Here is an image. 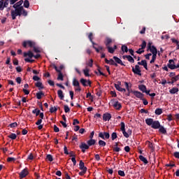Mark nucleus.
Wrapping results in <instances>:
<instances>
[{
    "instance_id": "nucleus-58",
    "label": "nucleus",
    "mask_w": 179,
    "mask_h": 179,
    "mask_svg": "<svg viewBox=\"0 0 179 179\" xmlns=\"http://www.w3.org/2000/svg\"><path fill=\"white\" fill-rule=\"evenodd\" d=\"M103 136H105L106 139H108L110 138V134H108L107 132H104Z\"/></svg>"
},
{
    "instance_id": "nucleus-40",
    "label": "nucleus",
    "mask_w": 179,
    "mask_h": 179,
    "mask_svg": "<svg viewBox=\"0 0 179 179\" xmlns=\"http://www.w3.org/2000/svg\"><path fill=\"white\" fill-rule=\"evenodd\" d=\"M46 159L47 160H48L49 162H52V160H54V158H52V155H48L46 156Z\"/></svg>"
},
{
    "instance_id": "nucleus-19",
    "label": "nucleus",
    "mask_w": 179,
    "mask_h": 179,
    "mask_svg": "<svg viewBox=\"0 0 179 179\" xmlns=\"http://www.w3.org/2000/svg\"><path fill=\"white\" fill-rule=\"evenodd\" d=\"M57 94H58V97H59L60 100H64V92H62V90H59L57 91Z\"/></svg>"
},
{
    "instance_id": "nucleus-14",
    "label": "nucleus",
    "mask_w": 179,
    "mask_h": 179,
    "mask_svg": "<svg viewBox=\"0 0 179 179\" xmlns=\"http://www.w3.org/2000/svg\"><path fill=\"white\" fill-rule=\"evenodd\" d=\"M103 121H108L111 120V114L106 113L103 115Z\"/></svg>"
},
{
    "instance_id": "nucleus-25",
    "label": "nucleus",
    "mask_w": 179,
    "mask_h": 179,
    "mask_svg": "<svg viewBox=\"0 0 179 179\" xmlns=\"http://www.w3.org/2000/svg\"><path fill=\"white\" fill-rule=\"evenodd\" d=\"M111 43H113V40L110 38H106L105 44L107 47H110V44H111Z\"/></svg>"
},
{
    "instance_id": "nucleus-15",
    "label": "nucleus",
    "mask_w": 179,
    "mask_h": 179,
    "mask_svg": "<svg viewBox=\"0 0 179 179\" xmlns=\"http://www.w3.org/2000/svg\"><path fill=\"white\" fill-rule=\"evenodd\" d=\"M138 65H142L145 69L148 70V63L146 62V60H142L141 62H138Z\"/></svg>"
},
{
    "instance_id": "nucleus-21",
    "label": "nucleus",
    "mask_w": 179,
    "mask_h": 179,
    "mask_svg": "<svg viewBox=\"0 0 179 179\" xmlns=\"http://www.w3.org/2000/svg\"><path fill=\"white\" fill-rule=\"evenodd\" d=\"M24 57H29V58H33L34 55L31 52V51H29L28 52H24Z\"/></svg>"
},
{
    "instance_id": "nucleus-38",
    "label": "nucleus",
    "mask_w": 179,
    "mask_h": 179,
    "mask_svg": "<svg viewBox=\"0 0 179 179\" xmlns=\"http://www.w3.org/2000/svg\"><path fill=\"white\" fill-rule=\"evenodd\" d=\"M33 114H36V116L38 117V115H39L40 114V110L38 109H35L34 110H32Z\"/></svg>"
},
{
    "instance_id": "nucleus-11",
    "label": "nucleus",
    "mask_w": 179,
    "mask_h": 179,
    "mask_svg": "<svg viewBox=\"0 0 179 179\" xmlns=\"http://www.w3.org/2000/svg\"><path fill=\"white\" fill-rule=\"evenodd\" d=\"M27 174H29V171L27 170V169H24L20 172V178H24V177H26Z\"/></svg>"
},
{
    "instance_id": "nucleus-27",
    "label": "nucleus",
    "mask_w": 179,
    "mask_h": 179,
    "mask_svg": "<svg viewBox=\"0 0 179 179\" xmlns=\"http://www.w3.org/2000/svg\"><path fill=\"white\" fill-rule=\"evenodd\" d=\"M36 98L38 99V100H40V99H41L43 96H44V93H43V92H39L36 93Z\"/></svg>"
},
{
    "instance_id": "nucleus-2",
    "label": "nucleus",
    "mask_w": 179,
    "mask_h": 179,
    "mask_svg": "<svg viewBox=\"0 0 179 179\" xmlns=\"http://www.w3.org/2000/svg\"><path fill=\"white\" fill-rule=\"evenodd\" d=\"M145 123L147 125L151 126L154 129H159L160 128V122L157 120L153 121V119L148 118L145 120Z\"/></svg>"
},
{
    "instance_id": "nucleus-44",
    "label": "nucleus",
    "mask_w": 179,
    "mask_h": 179,
    "mask_svg": "<svg viewBox=\"0 0 179 179\" xmlns=\"http://www.w3.org/2000/svg\"><path fill=\"white\" fill-rule=\"evenodd\" d=\"M122 51L127 52L128 51V47L125 45H122Z\"/></svg>"
},
{
    "instance_id": "nucleus-41",
    "label": "nucleus",
    "mask_w": 179,
    "mask_h": 179,
    "mask_svg": "<svg viewBox=\"0 0 179 179\" xmlns=\"http://www.w3.org/2000/svg\"><path fill=\"white\" fill-rule=\"evenodd\" d=\"M8 138H10V139H13L15 140L17 138V136L15 134H11L8 136Z\"/></svg>"
},
{
    "instance_id": "nucleus-12",
    "label": "nucleus",
    "mask_w": 179,
    "mask_h": 179,
    "mask_svg": "<svg viewBox=\"0 0 179 179\" xmlns=\"http://www.w3.org/2000/svg\"><path fill=\"white\" fill-rule=\"evenodd\" d=\"M106 48H108V52L110 54H114V52L117 50V45H114L113 47L108 46Z\"/></svg>"
},
{
    "instance_id": "nucleus-4",
    "label": "nucleus",
    "mask_w": 179,
    "mask_h": 179,
    "mask_svg": "<svg viewBox=\"0 0 179 179\" xmlns=\"http://www.w3.org/2000/svg\"><path fill=\"white\" fill-rule=\"evenodd\" d=\"M120 130L122 131L124 136L125 138H129V135H131V134H132V131H131V130H128V131H125V123H124V122H122L120 123Z\"/></svg>"
},
{
    "instance_id": "nucleus-61",
    "label": "nucleus",
    "mask_w": 179,
    "mask_h": 179,
    "mask_svg": "<svg viewBox=\"0 0 179 179\" xmlns=\"http://www.w3.org/2000/svg\"><path fill=\"white\" fill-rule=\"evenodd\" d=\"M166 120H168V121H173V116L171 115H168Z\"/></svg>"
},
{
    "instance_id": "nucleus-26",
    "label": "nucleus",
    "mask_w": 179,
    "mask_h": 179,
    "mask_svg": "<svg viewBox=\"0 0 179 179\" xmlns=\"http://www.w3.org/2000/svg\"><path fill=\"white\" fill-rule=\"evenodd\" d=\"M89 72H90V70L87 67L83 69V73L85 76H87V77L90 76V74H89Z\"/></svg>"
},
{
    "instance_id": "nucleus-13",
    "label": "nucleus",
    "mask_w": 179,
    "mask_h": 179,
    "mask_svg": "<svg viewBox=\"0 0 179 179\" xmlns=\"http://www.w3.org/2000/svg\"><path fill=\"white\" fill-rule=\"evenodd\" d=\"M133 94L136 96L138 99H143V94H142L141 92L138 91H134L133 92Z\"/></svg>"
},
{
    "instance_id": "nucleus-62",
    "label": "nucleus",
    "mask_w": 179,
    "mask_h": 179,
    "mask_svg": "<svg viewBox=\"0 0 179 179\" xmlns=\"http://www.w3.org/2000/svg\"><path fill=\"white\" fill-rule=\"evenodd\" d=\"M33 80H35V81L37 82V81L40 80V78L38 76H34L33 77Z\"/></svg>"
},
{
    "instance_id": "nucleus-39",
    "label": "nucleus",
    "mask_w": 179,
    "mask_h": 179,
    "mask_svg": "<svg viewBox=\"0 0 179 179\" xmlns=\"http://www.w3.org/2000/svg\"><path fill=\"white\" fill-rule=\"evenodd\" d=\"M29 6H30V3L28 1V0H25L24 2V7L29 8Z\"/></svg>"
},
{
    "instance_id": "nucleus-43",
    "label": "nucleus",
    "mask_w": 179,
    "mask_h": 179,
    "mask_svg": "<svg viewBox=\"0 0 179 179\" xmlns=\"http://www.w3.org/2000/svg\"><path fill=\"white\" fill-rule=\"evenodd\" d=\"M5 6H4V3H3V0H1L0 1V10H2L3 9H4Z\"/></svg>"
},
{
    "instance_id": "nucleus-32",
    "label": "nucleus",
    "mask_w": 179,
    "mask_h": 179,
    "mask_svg": "<svg viewBox=\"0 0 179 179\" xmlns=\"http://www.w3.org/2000/svg\"><path fill=\"white\" fill-rule=\"evenodd\" d=\"M155 113L156 115H160L163 113V110L162 108H157Z\"/></svg>"
},
{
    "instance_id": "nucleus-55",
    "label": "nucleus",
    "mask_w": 179,
    "mask_h": 179,
    "mask_svg": "<svg viewBox=\"0 0 179 179\" xmlns=\"http://www.w3.org/2000/svg\"><path fill=\"white\" fill-rule=\"evenodd\" d=\"M114 152H120L121 150V148H118V144L116 143V147L113 148Z\"/></svg>"
},
{
    "instance_id": "nucleus-49",
    "label": "nucleus",
    "mask_w": 179,
    "mask_h": 179,
    "mask_svg": "<svg viewBox=\"0 0 179 179\" xmlns=\"http://www.w3.org/2000/svg\"><path fill=\"white\" fill-rule=\"evenodd\" d=\"M179 80V75L172 77L171 80H173V82H177V80Z\"/></svg>"
},
{
    "instance_id": "nucleus-9",
    "label": "nucleus",
    "mask_w": 179,
    "mask_h": 179,
    "mask_svg": "<svg viewBox=\"0 0 179 179\" xmlns=\"http://www.w3.org/2000/svg\"><path fill=\"white\" fill-rule=\"evenodd\" d=\"M168 67L170 69H176V63L174 62V60L170 59L169 61Z\"/></svg>"
},
{
    "instance_id": "nucleus-10",
    "label": "nucleus",
    "mask_w": 179,
    "mask_h": 179,
    "mask_svg": "<svg viewBox=\"0 0 179 179\" xmlns=\"http://www.w3.org/2000/svg\"><path fill=\"white\" fill-rule=\"evenodd\" d=\"M115 87L118 90V92H127L125 88L121 87V82H119L117 84H115Z\"/></svg>"
},
{
    "instance_id": "nucleus-37",
    "label": "nucleus",
    "mask_w": 179,
    "mask_h": 179,
    "mask_svg": "<svg viewBox=\"0 0 179 179\" xmlns=\"http://www.w3.org/2000/svg\"><path fill=\"white\" fill-rule=\"evenodd\" d=\"M57 80H64V76L62 75V73H61V71L58 74Z\"/></svg>"
},
{
    "instance_id": "nucleus-3",
    "label": "nucleus",
    "mask_w": 179,
    "mask_h": 179,
    "mask_svg": "<svg viewBox=\"0 0 179 179\" xmlns=\"http://www.w3.org/2000/svg\"><path fill=\"white\" fill-rule=\"evenodd\" d=\"M148 50L152 54V59L150 60V64H153L156 61V57H157V49L155 46L150 45V43L148 45Z\"/></svg>"
},
{
    "instance_id": "nucleus-18",
    "label": "nucleus",
    "mask_w": 179,
    "mask_h": 179,
    "mask_svg": "<svg viewBox=\"0 0 179 179\" xmlns=\"http://www.w3.org/2000/svg\"><path fill=\"white\" fill-rule=\"evenodd\" d=\"M123 58H127V59L129 62H131V64H134V62H135V60L134 59V58L131 56H130V55L123 56Z\"/></svg>"
},
{
    "instance_id": "nucleus-53",
    "label": "nucleus",
    "mask_w": 179,
    "mask_h": 179,
    "mask_svg": "<svg viewBox=\"0 0 179 179\" xmlns=\"http://www.w3.org/2000/svg\"><path fill=\"white\" fill-rule=\"evenodd\" d=\"M16 160V159H15V157H8L7 158V162H8L9 163H10L11 162H15Z\"/></svg>"
},
{
    "instance_id": "nucleus-8",
    "label": "nucleus",
    "mask_w": 179,
    "mask_h": 179,
    "mask_svg": "<svg viewBox=\"0 0 179 179\" xmlns=\"http://www.w3.org/2000/svg\"><path fill=\"white\" fill-rule=\"evenodd\" d=\"M23 47L26 48V47H31V48H33L34 47L35 45V43L33 41H24L22 44Z\"/></svg>"
},
{
    "instance_id": "nucleus-51",
    "label": "nucleus",
    "mask_w": 179,
    "mask_h": 179,
    "mask_svg": "<svg viewBox=\"0 0 179 179\" xmlns=\"http://www.w3.org/2000/svg\"><path fill=\"white\" fill-rule=\"evenodd\" d=\"M112 141H114L115 139H117V133L113 132L111 134Z\"/></svg>"
},
{
    "instance_id": "nucleus-42",
    "label": "nucleus",
    "mask_w": 179,
    "mask_h": 179,
    "mask_svg": "<svg viewBox=\"0 0 179 179\" xmlns=\"http://www.w3.org/2000/svg\"><path fill=\"white\" fill-rule=\"evenodd\" d=\"M88 38L90 40L91 43L94 45V43L93 42V33H90Z\"/></svg>"
},
{
    "instance_id": "nucleus-52",
    "label": "nucleus",
    "mask_w": 179,
    "mask_h": 179,
    "mask_svg": "<svg viewBox=\"0 0 179 179\" xmlns=\"http://www.w3.org/2000/svg\"><path fill=\"white\" fill-rule=\"evenodd\" d=\"M99 146H106V142L104 141L100 140L99 141Z\"/></svg>"
},
{
    "instance_id": "nucleus-48",
    "label": "nucleus",
    "mask_w": 179,
    "mask_h": 179,
    "mask_svg": "<svg viewBox=\"0 0 179 179\" xmlns=\"http://www.w3.org/2000/svg\"><path fill=\"white\" fill-rule=\"evenodd\" d=\"M140 47L143 49L145 50L146 48V42L144 41L142 42V44L140 45Z\"/></svg>"
},
{
    "instance_id": "nucleus-63",
    "label": "nucleus",
    "mask_w": 179,
    "mask_h": 179,
    "mask_svg": "<svg viewBox=\"0 0 179 179\" xmlns=\"http://www.w3.org/2000/svg\"><path fill=\"white\" fill-rule=\"evenodd\" d=\"M80 90H82V89L80 88V85L76 87L75 88L76 92H80Z\"/></svg>"
},
{
    "instance_id": "nucleus-34",
    "label": "nucleus",
    "mask_w": 179,
    "mask_h": 179,
    "mask_svg": "<svg viewBox=\"0 0 179 179\" xmlns=\"http://www.w3.org/2000/svg\"><path fill=\"white\" fill-rule=\"evenodd\" d=\"M146 144L148 145V148L150 149H151L152 150H153L155 149V147L153 146V143H152L151 142L147 141Z\"/></svg>"
},
{
    "instance_id": "nucleus-17",
    "label": "nucleus",
    "mask_w": 179,
    "mask_h": 179,
    "mask_svg": "<svg viewBox=\"0 0 179 179\" xmlns=\"http://www.w3.org/2000/svg\"><path fill=\"white\" fill-rule=\"evenodd\" d=\"M22 4H23V1L20 0V1L17 2L13 5V8L15 9H18V8H20L19 6H22Z\"/></svg>"
},
{
    "instance_id": "nucleus-23",
    "label": "nucleus",
    "mask_w": 179,
    "mask_h": 179,
    "mask_svg": "<svg viewBox=\"0 0 179 179\" xmlns=\"http://www.w3.org/2000/svg\"><path fill=\"white\" fill-rule=\"evenodd\" d=\"M35 86L36 87H38L39 90H41V89H44V86H43V83L41 82L36 83Z\"/></svg>"
},
{
    "instance_id": "nucleus-35",
    "label": "nucleus",
    "mask_w": 179,
    "mask_h": 179,
    "mask_svg": "<svg viewBox=\"0 0 179 179\" xmlns=\"http://www.w3.org/2000/svg\"><path fill=\"white\" fill-rule=\"evenodd\" d=\"M80 149H89V145H87L86 143H82L80 145Z\"/></svg>"
},
{
    "instance_id": "nucleus-30",
    "label": "nucleus",
    "mask_w": 179,
    "mask_h": 179,
    "mask_svg": "<svg viewBox=\"0 0 179 179\" xmlns=\"http://www.w3.org/2000/svg\"><path fill=\"white\" fill-rule=\"evenodd\" d=\"M96 143V141L93 140V138H91L90 141H87V145L89 146H93Z\"/></svg>"
},
{
    "instance_id": "nucleus-31",
    "label": "nucleus",
    "mask_w": 179,
    "mask_h": 179,
    "mask_svg": "<svg viewBox=\"0 0 179 179\" xmlns=\"http://www.w3.org/2000/svg\"><path fill=\"white\" fill-rule=\"evenodd\" d=\"M73 86H75V87L77 86H80V85L79 84V81L76 80V78H74L73 80Z\"/></svg>"
},
{
    "instance_id": "nucleus-16",
    "label": "nucleus",
    "mask_w": 179,
    "mask_h": 179,
    "mask_svg": "<svg viewBox=\"0 0 179 179\" xmlns=\"http://www.w3.org/2000/svg\"><path fill=\"white\" fill-rule=\"evenodd\" d=\"M80 170H87V168L86 166H85V163L83 162V161L80 160Z\"/></svg>"
},
{
    "instance_id": "nucleus-57",
    "label": "nucleus",
    "mask_w": 179,
    "mask_h": 179,
    "mask_svg": "<svg viewBox=\"0 0 179 179\" xmlns=\"http://www.w3.org/2000/svg\"><path fill=\"white\" fill-rule=\"evenodd\" d=\"M143 52H145V50H143V49H142V48H139V49L136 51V53H137V54H142Z\"/></svg>"
},
{
    "instance_id": "nucleus-50",
    "label": "nucleus",
    "mask_w": 179,
    "mask_h": 179,
    "mask_svg": "<svg viewBox=\"0 0 179 179\" xmlns=\"http://www.w3.org/2000/svg\"><path fill=\"white\" fill-rule=\"evenodd\" d=\"M57 107H55V106H54V107H51L50 108V113H55L56 111H57Z\"/></svg>"
},
{
    "instance_id": "nucleus-28",
    "label": "nucleus",
    "mask_w": 179,
    "mask_h": 179,
    "mask_svg": "<svg viewBox=\"0 0 179 179\" xmlns=\"http://www.w3.org/2000/svg\"><path fill=\"white\" fill-rule=\"evenodd\" d=\"M93 48L96 51V52H100L101 51H104V48L102 46H99L98 48H96V46H93Z\"/></svg>"
},
{
    "instance_id": "nucleus-54",
    "label": "nucleus",
    "mask_w": 179,
    "mask_h": 179,
    "mask_svg": "<svg viewBox=\"0 0 179 179\" xmlns=\"http://www.w3.org/2000/svg\"><path fill=\"white\" fill-rule=\"evenodd\" d=\"M64 111H65V113H69V111H71V109L69 108V106L65 105L64 106Z\"/></svg>"
},
{
    "instance_id": "nucleus-6",
    "label": "nucleus",
    "mask_w": 179,
    "mask_h": 179,
    "mask_svg": "<svg viewBox=\"0 0 179 179\" xmlns=\"http://www.w3.org/2000/svg\"><path fill=\"white\" fill-rule=\"evenodd\" d=\"M132 71L136 75H138V76H141L142 73H141V67L138 65H136L135 67H132Z\"/></svg>"
},
{
    "instance_id": "nucleus-24",
    "label": "nucleus",
    "mask_w": 179,
    "mask_h": 179,
    "mask_svg": "<svg viewBox=\"0 0 179 179\" xmlns=\"http://www.w3.org/2000/svg\"><path fill=\"white\" fill-rule=\"evenodd\" d=\"M169 93L171 94H176V93H178V88L177 87H173L171 90H169Z\"/></svg>"
},
{
    "instance_id": "nucleus-20",
    "label": "nucleus",
    "mask_w": 179,
    "mask_h": 179,
    "mask_svg": "<svg viewBox=\"0 0 179 179\" xmlns=\"http://www.w3.org/2000/svg\"><path fill=\"white\" fill-rule=\"evenodd\" d=\"M113 59H115V62H117V64H120V65L124 66V63H122V60L120 59V58L114 56Z\"/></svg>"
},
{
    "instance_id": "nucleus-56",
    "label": "nucleus",
    "mask_w": 179,
    "mask_h": 179,
    "mask_svg": "<svg viewBox=\"0 0 179 179\" xmlns=\"http://www.w3.org/2000/svg\"><path fill=\"white\" fill-rule=\"evenodd\" d=\"M10 128H16V127H17V122H14V123H11L10 124Z\"/></svg>"
},
{
    "instance_id": "nucleus-46",
    "label": "nucleus",
    "mask_w": 179,
    "mask_h": 179,
    "mask_svg": "<svg viewBox=\"0 0 179 179\" xmlns=\"http://www.w3.org/2000/svg\"><path fill=\"white\" fill-rule=\"evenodd\" d=\"M109 65H115V66H117V63H115V62H114V60L113 59H110L109 60Z\"/></svg>"
},
{
    "instance_id": "nucleus-1",
    "label": "nucleus",
    "mask_w": 179,
    "mask_h": 179,
    "mask_svg": "<svg viewBox=\"0 0 179 179\" xmlns=\"http://www.w3.org/2000/svg\"><path fill=\"white\" fill-rule=\"evenodd\" d=\"M10 13H11V17L13 20H15L17 16H22V15H23V16H26L27 15V11L24 10L23 6H20L18 8L12 10Z\"/></svg>"
},
{
    "instance_id": "nucleus-7",
    "label": "nucleus",
    "mask_w": 179,
    "mask_h": 179,
    "mask_svg": "<svg viewBox=\"0 0 179 179\" xmlns=\"http://www.w3.org/2000/svg\"><path fill=\"white\" fill-rule=\"evenodd\" d=\"M80 83L83 85V86H90L92 85V81L90 80H86L85 78H81L80 80Z\"/></svg>"
},
{
    "instance_id": "nucleus-29",
    "label": "nucleus",
    "mask_w": 179,
    "mask_h": 179,
    "mask_svg": "<svg viewBox=\"0 0 179 179\" xmlns=\"http://www.w3.org/2000/svg\"><path fill=\"white\" fill-rule=\"evenodd\" d=\"M138 89H139V90L143 92V93H145V92H146V86H145L143 85H139Z\"/></svg>"
},
{
    "instance_id": "nucleus-64",
    "label": "nucleus",
    "mask_w": 179,
    "mask_h": 179,
    "mask_svg": "<svg viewBox=\"0 0 179 179\" xmlns=\"http://www.w3.org/2000/svg\"><path fill=\"white\" fill-rule=\"evenodd\" d=\"M54 131H55V132H58L59 131V128H58V127H57V125H55Z\"/></svg>"
},
{
    "instance_id": "nucleus-59",
    "label": "nucleus",
    "mask_w": 179,
    "mask_h": 179,
    "mask_svg": "<svg viewBox=\"0 0 179 179\" xmlns=\"http://www.w3.org/2000/svg\"><path fill=\"white\" fill-rule=\"evenodd\" d=\"M9 1L10 0H3V3H4V6L5 8H6L8 5H9Z\"/></svg>"
},
{
    "instance_id": "nucleus-22",
    "label": "nucleus",
    "mask_w": 179,
    "mask_h": 179,
    "mask_svg": "<svg viewBox=\"0 0 179 179\" xmlns=\"http://www.w3.org/2000/svg\"><path fill=\"white\" fill-rule=\"evenodd\" d=\"M138 157L141 162H143L144 164H148V159H146V157H143V155H140Z\"/></svg>"
},
{
    "instance_id": "nucleus-36",
    "label": "nucleus",
    "mask_w": 179,
    "mask_h": 179,
    "mask_svg": "<svg viewBox=\"0 0 179 179\" xmlns=\"http://www.w3.org/2000/svg\"><path fill=\"white\" fill-rule=\"evenodd\" d=\"M124 85H125V87L127 88V90H129L132 87V85L131 84H129L127 82H124Z\"/></svg>"
},
{
    "instance_id": "nucleus-47",
    "label": "nucleus",
    "mask_w": 179,
    "mask_h": 179,
    "mask_svg": "<svg viewBox=\"0 0 179 179\" xmlns=\"http://www.w3.org/2000/svg\"><path fill=\"white\" fill-rule=\"evenodd\" d=\"M117 173L121 177H125V172H124V171H118Z\"/></svg>"
},
{
    "instance_id": "nucleus-33",
    "label": "nucleus",
    "mask_w": 179,
    "mask_h": 179,
    "mask_svg": "<svg viewBox=\"0 0 179 179\" xmlns=\"http://www.w3.org/2000/svg\"><path fill=\"white\" fill-rule=\"evenodd\" d=\"M159 132L162 134H166L167 131L165 129L164 127L163 126H159Z\"/></svg>"
},
{
    "instance_id": "nucleus-5",
    "label": "nucleus",
    "mask_w": 179,
    "mask_h": 179,
    "mask_svg": "<svg viewBox=\"0 0 179 179\" xmlns=\"http://www.w3.org/2000/svg\"><path fill=\"white\" fill-rule=\"evenodd\" d=\"M110 104H112L113 107L115 110H121V108H122V106L121 105V103H120V101H116V100H112L110 101Z\"/></svg>"
},
{
    "instance_id": "nucleus-45",
    "label": "nucleus",
    "mask_w": 179,
    "mask_h": 179,
    "mask_svg": "<svg viewBox=\"0 0 179 179\" xmlns=\"http://www.w3.org/2000/svg\"><path fill=\"white\" fill-rule=\"evenodd\" d=\"M87 66H90V68L93 67V59H90V62L87 63Z\"/></svg>"
},
{
    "instance_id": "nucleus-60",
    "label": "nucleus",
    "mask_w": 179,
    "mask_h": 179,
    "mask_svg": "<svg viewBox=\"0 0 179 179\" xmlns=\"http://www.w3.org/2000/svg\"><path fill=\"white\" fill-rule=\"evenodd\" d=\"M86 171H87V170H82L81 172H79V176H85V174H86Z\"/></svg>"
}]
</instances>
